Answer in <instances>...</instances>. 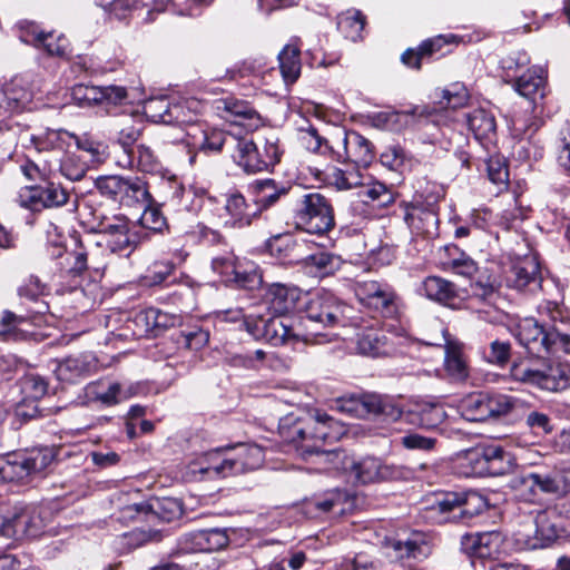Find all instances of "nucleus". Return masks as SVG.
Returning a JSON list of instances; mask_svg holds the SVG:
<instances>
[{"label": "nucleus", "instance_id": "30", "mask_svg": "<svg viewBox=\"0 0 570 570\" xmlns=\"http://www.w3.org/2000/svg\"><path fill=\"white\" fill-rule=\"evenodd\" d=\"M515 91L534 105L542 100L547 91V72L541 67L528 69L514 80Z\"/></svg>", "mask_w": 570, "mask_h": 570}, {"label": "nucleus", "instance_id": "12", "mask_svg": "<svg viewBox=\"0 0 570 570\" xmlns=\"http://www.w3.org/2000/svg\"><path fill=\"white\" fill-rule=\"evenodd\" d=\"M382 546L389 558L409 567L426 559L432 552L426 535L421 532H413L405 539L384 538Z\"/></svg>", "mask_w": 570, "mask_h": 570}, {"label": "nucleus", "instance_id": "52", "mask_svg": "<svg viewBox=\"0 0 570 570\" xmlns=\"http://www.w3.org/2000/svg\"><path fill=\"white\" fill-rule=\"evenodd\" d=\"M73 138V134L66 130L47 129L40 135L31 136V144L38 151H61L67 139Z\"/></svg>", "mask_w": 570, "mask_h": 570}, {"label": "nucleus", "instance_id": "35", "mask_svg": "<svg viewBox=\"0 0 570 570\" xmlns=\"http://www.w3.org/2000/svg\"><path fill=\"white\" fill-rule=\"evenodd\" d=\"M405 222L412 233L419 236L433 237L438 234V215L431 208L412 206L406 212Z\"/></svg>", "mask_w": 570, "mask_h": 570}, {"label": "nucleus", "instance_id": "57", "mask_svg": "<svg viewBox=\"0 0 570 570\" xmlns=\"http://www.w3.org/2000/svg\"><path fill=\"white\" fill-rule=\"evenodd\" d=\"M417 114L411 120L410 126L416 127L419 130H425L428 137L424 141L433 144L438 140L439 128L434 120V114L429 111L425 107H416Z\"/></svg>", "mask_w": 570, "mask_h": 570}, {"label": "nucleus", "instance_id": "39", "mask_svg": "<svg viewBox=\"0 0 570 570\" xmlns=\"http://www.w3.org/2000/svg\"><path fill=\"white\" fill-rule=\"evenodd\" d=\"M487 475L499 476L509 473L514 465L513 455L498 444H485Z\"/></svg>", "mask_w": 570, "mask_h": 570}, {"label": "nucleus", "instance_id": "23", "mask_svg": "<svg viewBox=\"0 0 570 570\" xmlns=\"http://www.w3.org/2000/svg\"><path fill=\"white\" fill-rule=\"evenodd\" d=\"M6 107L11 112L30 111L37 108V92L26 77H14L4 91Z\"/></svg>", "mask_w": 570, "mask_h": 570}, {"label": "nucleus", "instance_id": "62", "mask_svg": "<svg viewBox=\"0 0 570 570\" xmlns=\"http://www.w3.org/2000/svg\"><path fill=\"white\" fill-rule=\"evenodd\" d=\"M473 278L474 282L471 283V288L474 296L485 301L493 295L497 281L487 269L481 271L479 268V273Z\"/></svg>", "mask_w": 570, "mask_h": 570}, {"label": "nucleus", "instance_id": "38", "mask_svg": "<svg viewBox=\"0 0 570 570\" xmlns=\"http://www.w3.org/2000/svg\"><path fill=\"white\" fill-rule=\"evenodd\" d=\"M24 455L21 452L8 454L0 459V482H24L30 479Z\"/></svg>", "mask_w": 570, "mask_h": 570}, {"label": "nucleus", "instance_id": "63", "mask_svg": "<svg viewBox=\"0 0 570 570\" xmlns=\"http://www.w3.org/2000/svg\"><path fill=\"white\" fill-rule=\"evenodd\" d=\"M485 168L488 177L492 183L504 185L508 181L509 169L502 156L491 155L485 159Z\"/></svg>", "mask_w": 570, "mask_h": 570}, {"label": "nucleus", "instance_id": "54", "mask_svg": "<svg viewBox=\"0 0 570 570\" xmlns=\"http://www.w3.org/2000/svg\"><path fill=\"white\" fill-rule=\"evenodd\" d=\"M299 141L309 151L321 155L334 154L333 147L313 126L299 129Z\"/></svg>", "mask_w": 570, "mask_h": 570}, {"label": "nucleus", "instance_id": "27", "mask_svg": "<svg viewBox=\"0 0 570 570\" xmlns=\"http://www.w3.org/2000/svg\"><path fill=\"white\" fill-rule=\"evenodd\" d=\"M222 104V109L226 112L225 118L233 125L239 126L246 131H254L262 126L261 115L247 101L227 98Z\"/></svg>", "mask_w": 570, "mask_h": 570}, {"label": "nucleus", "instance_id": "37", "mask_svg": "<svg viewBox=\"0 0 570 570\" xmlns=\"http://www.w3.org/2000/svg\"><path fill=\"white\" fill-rule=\"evenodd\" d=\"M87 396L101 404L111 406L128 397L118 382L99 381L90 383L86 389Z\"/></svg>", "mask_w": 570, "mask_h": 570}, {"label": "nucleus", "instance_id": "48", "mask_svg": "<svg viewBox=\"0 0 570 570\" xmlns=\"http://www.w3.org/2000/svg\"><path fill=\"white\" fill-rule=\"evenodd\" d=\"M445 370L456 381H463L469 375L465 360L463 358L461 345L456 342L445 341Z\"/></svg>", "mask_w": 570, "mask_h": 570}, {"label": "nucleus", "instance_id": "49", "mask_svg": "<svg viewBox=\"0 0 570 570\" xmlns=\"http://www.w3.org/2000/svg\"><path fill=\"white\" fill-rule=\"evenodd\" d=\"M90 164L78 153L67 151L59 160L60 174L69 180L77 181L85 177Z\"/></svg>", "mask_w": 570, "mask_h": 570}, {"label": "nucleus", "instance_id": "2", "mask_svg": "<svg viewBox=\"0 0 570 570\" xmlns=\"http://www.w3.org/2000/svg\"><path fill=\"white\" fill-rule=\"evenodd\" d=\"M423 504L425 517L436 523H468L488 508L487 499L474 491L434 493Z\"/></svg>", "mask_w": 570, "mask_h": 570}, {"label": "nucleus", "instance_id": "47", "mask_svg": "<svg viewBox=\"0 0 570 570\" xmlns=\"http://www.w3.org/2000/svg\"><path fill=\"white\" fill-rule=\"evenodd\" d=\"M416 416V423L423 429H436L445 419L448 413L441 403L425 402L419 404L413 411Z\"/></svg>", "mask_w": 570, "mask_h": 570}, {"label": "nucleus", "instance_id": "11", "mask_svg": "<svg viewBox=\"0 0 570 570\" xmlns=\"http://www.w3.org/2000/svg\"><path fill=\"white\" fill-rule=\"evenodd\" d=\"M346 469L354 476L355 482L361 484L409 480L413 474L410 468L385 463L375 456H365L360 461H353Z\"/></svg>", "mask_w": 570, "mask_h": 570}, {"label": "nucleus", "instance_id": "16", "mask_svg": "<svg viewBox=\"0 0 570 570\" xmlns=\"http://www.w3.org/2000/svg\"><path fill=\"white\" fill-rule=\"evenodd\" d=\"M130 323L136 326L132 332L135 336H157L165 330L180 324V316L156 307H148L136 313Z\"/></svg>", "mask_w": 570, "mask_h": 570}, {"label": "nucleus", "instance_id": "22", "mask_svg": "<svg viewBox=\"0 0 570 570\" xmlns=\"http://www.w3.org/2000/svg\"><path fill=\"white\" fill-rule=\"evenodd\" d=\"M302 295L295 285L273 283L267 286L264 299L274 314L285 315L296 308Z\"/></svg>", "mask_w": 570, "mask_h": 570}, {"label": "nucleus", "instance_id": "58", "mask_svg": "<svg viewBox=\"0 0 570 570\" xmlns=\"http://www.w3.org/2000/svg\"><path fill=\"white\" fill-rule=\"evenodd\" d=\"M469 99V92L462 83H453L441 91L439 104L441 108L456 109L463 107Z\"/></svg>", "mask_w": 570, "mask_h": 570}, {"label": "nucleus", "instance_id": "17", "mask_svg": "<svg viewBox=\"0 0 570 570\" xmlns=\"http://www.w3.org/2000/svg\"><path fill=\"white\" fill-rule=\"evenodd\" d=\"M343 153L334 150L337 161H348L358 167H367L374 159L373 144L355 130L345 131L341 139Z\"/></svg>", "mask_w": 570, "mask_h": 570}, {"label": "nucleus", "instance_id": "29", "mask_svg": "<svg viewBox=\"0 0 570 570\" xmlns=\"http://www.w3.org/2000/svg\"><path fill=\"white\" fill-rule=\"evenodd\" d=\"M466 124L474 138L489 151L497 138V122L492 112L478 108L466 114Z\"/></svg>", "mask_w": 570, "mask_h": 570}, {"label": "nucleus", "instance_id": "60", "mask_svg": "<svg viewBox=\"0 0 570 570\" xmlns=\"http://www.w3.org/2000/svg\"><path fill=\"white\" fill-rule=\"evenodd\" d=\"M204 552H212L225 549L230 541L226 528L202 529Z\"/></svg>", "mask_w": 570, "mask_h": 570}, {"label": "nucleus", "instance_id": "34", "mask_svg": "<svg viewBox=\"0 0 570 570\" xmlns=\"http://www.w3.org/2000/svg\"><path fill=\"white\" fill-rule=\"evenodd\" d=\"M421 293L429 299L450 306L459 298L456 285L440 276H428L421 284Z\"/></svg>", "mask_w": 570, "mask_h": 570}, {"label": "nucleus", "instance_id": "19", "mask_svg": "<svg viewBox=\"0 0 570 570\" xmlns=\"http://www.w3.org/2000/svg\"><path fill=\"white\" fill-rule=\"evenodd\" d=\"M69 197V191L50 177L46 181L29 188V197L23 205L32 210L57 208L66 205Z\"/></svg>", "mask_w": 570, "mask_h": 570}, {"label": "nucleus", "instance_id": "20", "mask_svg": "<svg viewBox=\"0 0 570 570\" xmlns=\"http://www.w3.org/2000/svg\"><path fill=\"white\" fill-rule=\"evenodd\" d=\"M232 158L245 173L256 174L267 170L262 148L248 137L230 138Z\"/></svg>", "mask_w": 570, "mask_h": 570}, {"label": "nucleus", "instance_id": "14", "mask_svg": "<svg viewBox=\"0 0 570 570\" xmlns=\"http://www.w3.org/2000/svg\"><path fill=\"white\" fill-rule=\"evenodd\" d=\"M110 127L126 154V161L121 165L124 167H134L132 146L142 132V117L138 112H122L111 120Z\"/></svg>", "mask_w": 570, "mask_h": 570}, {"label": "nucleus", "instance_id": "61", "mask_svg": "<svg viewBox=\"0 0 570 570\" xmlns=\"http://www.w3.org/2000/svg\"><path fill=\"white\" fill-rule=\"evenodd\" d=\"M511 357V344L508 341L494 340L490 343L489 351L484 354L488 363L499 367L505 366Z\"/></svg>", "mask_w": 570, "mask_h": 570}, {"label": "nucleus", "instance_id": "1", "mask_svg": "<svg viewBox=\"0 0 570 570\" xmlns=\"http://www.w3.org/2000/svg\"><path fill=\"white\" fill-rule=\"evenodd\" d=\"M278 429L283 440L293 444L304 459L313 454H328L323 445L337 441L344 433L343 425L326 413L306 417L288 415L281 420Z\"/></svg>", "mask_w": 570, "mask_h": 570}, {"label": "nucleus", "instance_id": "44", "mask_svg": "<svg viewBox=\"0 0 570 570\" xmlns=\"http://www.w3.org/2000/svg\"><path fill=\"white\" fill-rule=\"evenodd\" d=\"M109 12L115 18L122 20L136 16L144 21H151L153 11L141 0H112L108 4Z\"/></svg>", "mask_w": 570, "mask_h": 570}, {"label": "nucleus", "instance_id": "59", "mask_svg": "<svg viewBox=\"0 0 570 570\" xmlns=\"http://www.w3.org/2000/svg\"><path fill=\"white\" fill-rule=\"evenodd\" d=\"M306 264L315 267L316 272L321 275H328L334 273L341 266V259L327 252H318L306 257Z\"/></svg>", "mask_w": 570, "mask_h": 570}, {"label": "nucleus", "instance_id": "45", "mask_svg": "<svg viewBox=\"0 0 570 570\" xmlns=\"http://www.w3.org/2000/svg\"><path fill=\"white\" fill-rule=\"evenodd\" d=\"M416 114L417 108H411L404 111H381L374 114L372 120L376 127L392 131H401L410 127V122Z\"/></svg>", "mask_w": 570, "mask_h": 570}, {"label": "nucleus", "instance_id": "33", "mask_svg": "<svg viewBox=\"0 0 570 570\" xmlns=\"http://www.w3.org/2000/svg\"><path fill=\"white\" fill-rule=\"evenodd\" d=\"M95 366V358L89 354L68 356L59 362L56 375L62 382L73 383L89 375Z\"/></svg>", "mask_w": 570, "mask_h": 570}, {"label": "nucleus", "instance_id": "51", "mask_svg": "<svg viewBox=\"0 0 570 570\" xmlns=\"http://www.w3.org/2000/svg\"><path fill=\"white\" fill-rule=\"evenodd\" d=\"M365 17L360 10L350 9L337 17V28L345 38L356 41L361 38Z\"/></svg>", "mask_w": 570, "mask_h": 570}, {"label": "nucleus", "instance_id": "28", "mask_svg": "<svg viewBox=\"0 0 570 570\" xmlns=\"http://www.w3.org/2000/svg\"><path fill=\"white\" fill-rule=\"evenodd\" d=\"M553 518L556 517L547 511L537 514L533 534H524L521 539L527 549H543L550 547L558 539L559 531Z\"/></svg>", "mask_w": 570, "mask_h": 570}, {"label": "nucleus", "instance_id": "7", "mask_svg": "<svg viewBox=\"0 0 570 570\" xmlns=\"http://www.w3.org/2000/svg\"><path fill=\"white\" fill-rule=\"evenodd\" d=\"M246 331L255 338H264L272 345L278 346L298 341L308 342L307 335L294 325V320L275 314L269 318L247 315L244 320Z\"/></svg>", "mask_w": 570, "mask_h": 570}, {"label": "nucleus", "instance_id": "46", "mask_svg": "<svg viewBox=\"0 0 570 570\" xmlns=\"http://www.w3.org/2000/svg\"><path fill=\"white\" fill-rule=\"evenodd\" d=\"M301 50L293 45H286L278 53L279 71L286 83H294L301 75Z\"/></svg>", "mask_w": 570, "mask_h": 570}, {"label": "nucleus", "instance_id": "10", "mask_svg": "<svg viewBox=\"0 0 570 570\" xmlns=\"http://www.w3.org/2000/svg\"><path fill=\"white\" fill-rule=\"evenodd\" d=\"M357 330L356 350L360 354L370 357L387 356L393 353L394 346L381 327L376 318H364L354 315L348 324Z\"/></svg>", "mask_w": 570, "mask_h": 570}, {"label": "nucleus", "instance_id": "36", "mask_svg": "<svg viewBox=\"0 0 570 570\" xmlns=\"http://www.w3.org/2000/svg\"><path fill=\"white\" fill-rule=\"evenodd\" d=\"M570 386V365L566 363H550L541 370L540 389L558 392Z\"/></svg>", "mask_w": 570, "mask_h": 570}, {"label": "nucleus", "instance_id": "41", "mask_svg": "<svg viewBox=\"0 0 570 570\" xmlns=\"http://www.w3.org/2000/svg\"><path fill=\"white\" fill-rule=\"evenodd\" d=\"M485 444L466 450L459 458L460 473L464 476H485Z\"/></svg>", "mask_w": 570, "mask_h": 570}, {"label": "nucleus", "instance_id": "32", "mask_svg": "<svg viewBox=\"0 0 570 570\" xmlns=\"http://www.w3.org/2000/svg\"><path fill=\"white\" fill-rule=\"evenodd\" d=\"M228 456L233 475L256 470L265 460L264 450L257 444H239L235 449L228 450Z\"/></svg>", "mask_w": 570, "mask_h": 570}, {"label": "nucleus", "instance_id": "18", "mask_svg": "<svg viewBox=\"0 0 570 570\" xmlns=\"http://www.w3.org/2000/svg\"><path fill=\"white\" fill-rule=\"evenodd\" d=\"M223 213L219 218L225 228L242 229L252 225L258 212H249V205L244 195L237 190L225 194Z\"/></svg>", "mask_w": 570, "mask_h": 570}, {"label": "nucleus", "instance_id": "31", "mask_svg": "<svg viewBox=\"0 0 570 570\" xmlns=\"http://www.w3.org/2000/svg\"><path fill=\"white\" fill-rule=\"evenodd\" d=\"M507 279L508 285L515 289L535 292L542 281L539 264L533 258H525L513 265Z\"/></svg>", "mask_w": 570, "mask_h": 570}, {"label": "nucleus", "instance_id": "56", "mask_svg": "<svg viewBox=\"0 0 570 570\" xmlns=\"http://www.w3.org/2000/svg\"><path fill=\"white\" fill-rule=\"evenodd\" d=\"M144 207V212L139 217V223L144 228L153 232L161 233L167 227V220L160 208L150 199Z\"/></svg>", "mask_w": 570, "mask_h": 570}, {"label": "nucleus", "instance_id": "4", "mask_svg": "<svg viewBox=\"0 0 570 570\" xmlns=\"http://www.w3.org/2000/svg\"><path fill=\"white\" fill-rule=\"evenodd\" d=\"M352 307L338 302L331 295L315 296L308 301L305 307V316L302 324L309 330L307 338L323 335L320 328H334L348 326L352 317Z\"/></svg>", "mask_w": 570, "mask_h": 570}, {"label": "nucleus", "instance_id": "8", "mask_svg": "<svg viewBox=\"0 0 570 570\" xmlns=\"http://www.w3.org/2000/svg\"><path fill=\"white\" fill-rule=\"evenodd\" d=\"M515 400L501 393L478 392L465 396L460 403V413L470 422H485L508 415Z\"/></svg>", "mask_w": 570, "mask_h": 570}, {"label": "nucleus", "instance_id": "13", "mask_svg": "<svg viewBox=\"0 0 570 570\" xmlns=\"http://www.w3.org/2000/svg\"><path fill=\"white\" fill-rule=\"evenodd\" d=\"M122 513L125 518L141 519L148 522L154 519L171 522L183 515V504L175 498H155L148 502L127 505Z\"/></svg>", "mask_w": 570, "mask_h": 570}, {"label": "nucleus", "instance_id": "42", "mask_svg": "<svg viewBox=\"0 0 570 570\" xmlns=\"http://www.w3.org/2000/svg\"><path fill=\"white\" fill-rule=\"evenodd\" d=\"M146 114L155 121L163 124H181L180 119L183 107L179 105L170 106L164 98L150 99L145 106Z\"/></svg>", "mask_w": 570, "mask_h": 570}, {"label": "nucleus", "instance_id": "3", "mask_svg": "<svg viewBox=\"0 0 570 570\" xmlns=\"http://www.w3.org/2000/svg\"><path fill=\"white\" fill-rule=\"evenodd\" d=\"M515 337L530 354L535 356L560 351L570 354V332L546 327L532 317L524 318L518 324Z\"/></svg>", "mask_w": 570, "mask_h": 570}, {"label": "nucleus", "instance_id": "26", "mask_svg": "<svg viewBox=\"0 0 570 570\" xmlns=\"http://www.w3.org/2000/svg\"><path fill=\"white\" fill-rule=\"evenodd\" d=\"M258 215L275 206L282 197H285L291 187L271 178L257 179L249 185Z\"/></svg>", "mask_w": 570, "mask_h": 570}, {"label": "nucleus", "instance_id": "9", "mask_svg": "<svg viewBox=\"0 0 570 570\" xmlns=\"http://www.w3.org/2000/svg\"><path fill=\"white\" fill-rule=\"evenodd\" d=\"M355 295L362 306L383 317L392 318L399 314V296L387 283L379 281L357 282Z\"/></svg>", "mask_w": 570, "mask_h": 570}, {"label": "nucleus", "instance_id": "6", "mask_svg": "<svg viewBox=\"0 0 570 570\" xmlns=\"http://www.w3.org/2000/svg\"><path fill=\"white\" fill-rule=\"evenodd\" d=\"M96 187L122 207L141 208L151 199L147 181L138 176H101L96 179Z\"/></svg>", "mask_w": 570, "mask_h": 570}, {"label": "nucleus", "instance_id": "55", "mask_svg": "<svg viewBox=\"0 0 570 570\" xmlns=\"http://www.w3.org/2000/svg\"><path fill=\"white\" fill-rule=\"evenodd\" d=\"M47 249L52 258H61L66 249L67 235L65 229L52 223L48 222L45 227Z\"/></svg>", "mask_w": 570, "mask_h": 570}, {"label": "nucleus", "instance_id": "64", "mask_svg": "<svg viewBox=\"0 0 570 570\" xmlns=\"http://www.w3.org/2000/svg\"><path fill=\"white\" fill-rule=\"evenodd\" d=\"M540 127V121L532 116H527L525 118H517L512 121L511 131L514 138L530 141L537 130Z\"/></svg>", "mask_w": 570, "mask_h": 570}, {"label": "nucleus", "instance_id": "43", "mask_svg": "<svg viewBox=\"0 0 570 570\" xmlns=\"http://www.w3.org/2000/svg\"><path fill=\"white\" fill-rule=\"evenodd\" d=\"M90 253L79 244L76 249L63 250L62 257L57 258L61 273L67 276L76 277L81 275L89 267Z\"/></svg>", "mask_w": 570, "mask_h": 570}, {"label": "nucleus", "instance_id": "5", "mask_svg": "<svg viewBox=\"0 0 570 570\" xmlns=\"http://www.w3.org/2000/svg\"><path fill=\"white\" fill-rule=\"evenodd\" d=\"M293 218L297 229L314 235H324L335 225L330 200L316 191L304 194L297 200Z\"/></svg>", "mask_w": 570, "mask_h": 570}, {"label": "nucleus", "instance_id": "25", "mask_svg": "<svg viewBox=\"0 0 570 570\" xmlns=\"http://www.w3.org/2000/svg\"><path fill=\"white\" fill-rule=\"evenodd\" d=\"M129 219L121 214H112L99 234L106 237L108 248L112 253L131 250L135 242L129 235Z\"/></svg>", "mask_w": 570, "mask_h": 570}, {"label": "nucleus", "instance_id": "21", "mask_svg": "<svg viewBox=\"0 0 570 570\" xmlns=\"http://www.w3.org/2000/svg\"><path fill=\"white\" fill-rule=\"evenodd\" d=\"M228 450L222 449L204 453L188 465L189 473L207 478H226L233 475Z\"/></svg>", "mask_w": 570, "mask_h": 570}, {"label": "nucleus", "instance_id": "40", "mask_svg": "<svg viewBox=\"0 0 570 570\" xmlns=\"http://www.w3.org/2000/svg\"><path fill=\"white\" fill-rule=\"evenodd\" d=\"M20 29V40L22 42L33 45L35 47H42L52 56L63 55L65 49L59 43L55 45L51 42L52 35L40 31L33 22H23Z\"/></svg>", "mask_w": 570, "mask_h": 570}, {"label": "nucleus", "instance_id": "50", "mask_svg": "<svg viewBox=\"0 0 570 570\" xmlns=\"http://www.w3.org/2000/svg\"><path fill=\"white\" fill-rule=\"evenodd\" d=\"M30 470V475L36 476L42 474L53 462L56 452L52 448L41 446L22 451Z\"/></svg>", "mask_w": 570, "mask_h": 570}, {"label": "nucleus", "instance_id": "15", "mask_svg": "<svg viewBox=\"0 0 570 570\" xmlns=\"http://www.w3.org/2000/svg\"><path fill=\"white\" fill-rule=\"evenodd\" d=\"M230 138H237V136L217 129L207 130L197 124H190L186 128L185 141L190 148L206 155L219 153L224 146L232 154Z\"/></svg>", "mask_w": 570, "mask_h": 570}, {"label": "nucleus", "instance_id": "53", "mask_svg": "<svg viewBox=\"0 0 570 570\" xmlns=\"http://www.w3.org/2000/svg\"><path fill=\"white\" fill-rule=\"evenodd\" d=\"M541 316L548 317L543 324L546 327H557L569 333L570 332V317L567 309L557 302L546 301L538 307Z\"/></svg>", "mask_w": 570, "mask_h": 570}, {"label": "nucleus", "instance_id": "24", "mask_svg": "<svg viewBox=\"0 0 570 570\" xmlns=\"http://www.w3.org/2000/svg\"><path fill=\"white\" fill-rule=\"evenodd\" d=\"M455 36H436L434 38L424 40L416 50L407 49L403 52L401 60L407 67L420 69L424 60H429L434 56L443 57L449 50H443L445 47L452 45Z\"/></svg>", "mask_w": 570, "mask_h": 570}]
</instances>
